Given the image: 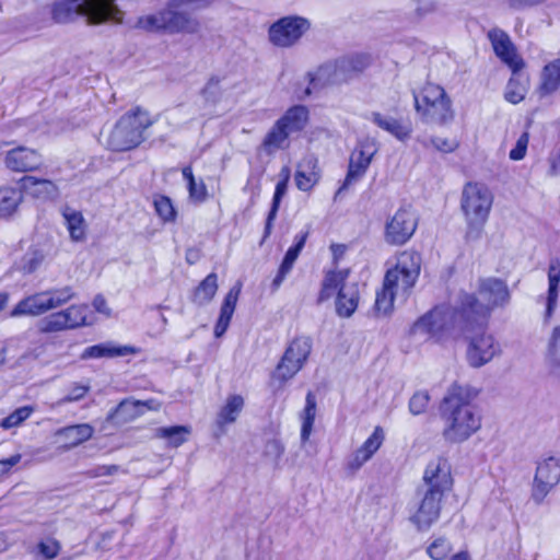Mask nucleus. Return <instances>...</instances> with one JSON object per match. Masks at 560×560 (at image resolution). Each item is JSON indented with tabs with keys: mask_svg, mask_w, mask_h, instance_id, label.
Segmentation results:
<instances>
[{
	"mask_svg": "<svg viewBox=\"0 0 560 560\" xmlns=\"http://www.w3.org/2000/svg\"><path fill=\"white\" fill-rule=\"evenodd\" d=\"M452 486L453 478L447 462L442 458L430 462L424 470L422 485L416 490L409 514V521L419 532L429 530L439 521L442 500Z\"/></svg>",
	"mask_w": 560,
	"mask_h": 560,
	"instance_id": "f257e3e1",
	"label": "nucleus"
},
{
	"mask_svg": "<svg viewBox=\"0 0 560 560\" xmlns=\"http://www.w3.org/2000/svg\"><path fill=\"white\" fill-rule=\"evenodd\" d=\"M445 423L443 435L451 442H463L481 427V417L476 408L463 397L459 387H453L440 407Z\"/></svg>",
	"mask_w": 560,
	"mask_h": 560,
	"instance_id": "f03ea898",
	"label": "nucleus"
},
{
	"mask_svg": "<svg viewBox=\"0 0 560 560\" xmlns=\"http://www.w3.org/2000/svg\"><path fill=\"white\" fill-rule=\"evenodd\" d=\"M462 296V319L475 323L478 328H483L489 320L494 307L504 306L510 300L506 284L499 279L488 278L480 281L478 296L464 293Z\"/></svg>",
	"mask_w": 560,
	"mask_h": 560,
	"instance_id": "7ed1b4c3",
	"label": "nucleus"
},
{
	"mask_svg": "<svg viewBox=\"0 0 560 560\" xmlns=\"http://www.w3.org/2000/svg\"><path fill=\"white\" fill-rule=\"evenodd\" d=\"M192 0H168L165 8L158 12L141 15L135 27L148 33L195 34L199 31V22L187 12L178 10Z\"/></svg>",
	"mask_w": 560,
	"mask_h": 560,
	"instance_id": "20e7f679",
	"label": "nucleus"
},
{
	"mask_svg": "<svg viewBox=\"0 0 560 560\" xmlns=\"http://www.w3.org/2000/svg\"><path fill=\"white\" fill-rule=\"evenodd\" d=\"M492 203L493 195L485 184L468 183L464 186L460 208L467 222V241H477L481 237Z\"/></svg>",
	"mask_w": 560,
	"mask_h": 560,
	"instance_id": "39448f33",
	"label": "nucleus"
},
{
	"mask_svg": "<svg viewBox=\"0 0 560 560\" xmlns=\"http://www.w3.org/2000/svg\"><path fill=\"white\" fill-rule=\"evenodd\" d=\"M350 269H331L325 271L318 303L329 300L336 295V313L338 316L348 318L358 308L360 290L357 282H348Z\"/></svg>",
	"mask_w": 560,
	"mask_h": 560,
	"instance_id": "423d86ee",
	"label": "nucleus"
},
{
	"mask_svg": "<svg viewBox=\"0 0 560 560\" xmlns=\"http://www.w3.org/2000/svg\"><path fill=\"white\" fill-rule=\"evenodd\" d=\"M462 303L455 310L447 306H438L421 316L412 326L415 335H428L440 341L455 332L456 329L466 332L478 328L475 323L462 319Z\"/></svg>",
	"mask_w": 560,
	"mask_h": 560,
	"instance_id": "0eeeda50",
	"label": "nucleus"
},
{
	"mask_svg": "<svg viewBox=\"0 0 560 560\" xmlns=\"http://www.w3.org/2000/svg\"><path fill=\"white\" fill-rule=\"evenodd\" d=\"M153 125L148 112L137 107L122 115L110 130L106 145L117 152L137 148L144 141V131Z\"/></svg>",
	"mask_w": 560,
	"mask_h": 560,
	"instance_id": "6e6552de",
	"label": "nucleus"
},
{
	"mask_svg": "<svg viewBox=\"0 0 560 560\" xmlns=\"http://www.w3.org/2000/svg\"><path fill=\"white\" fill-rule=\"evenodd\" d=\"M421 270V257L418 253L404 250L396 256V262L388 268L383 283L387 289L400 295L405 301L413 289Z\"/></svg>",
	"mask_w": 560,
	"mask_h": 560,
	"instance_id": "1a4fd4ad",
	"label": "nucleus"
},
{
	"mask_svg": "<svg viewBox=\"0 0 560 560\" xmlns=\"http://www.w3.org/2000/svg\"><path fill=\"white\" fill-rule=\"evenodd\" d=\"M413 98L415 108L425 122L442 125L454 117L452 102L440 85L428 83Z\"/></svg>",
	"mask_w": 560,
	"mask_h": 560,
	"instance_id": "9d476101",
	"label": "nucleus"
},
{
	"mask_svg": "<svg viewBox=\"0 0 560 560\" xmlns=\"http://www.w3.org/2000/svg\"><path fill=\"white\" fill-rule=\"evenodd\" d=\"M312 351L310 337H298L291 341L271 376L270 386L281 389L304 365Z\"/></svg>",
	"mask_w": 560,
	"mask_h": 560,
	"instance_id": "9b49d317",
	"label": "nucleus"
},
{
	"mask_svg": "<svg viewBox=\"0 0 560 560\" xmlns=\"http://www.w3.org/2000/svg\"><path fill=\"white\" fill-rule=\"evenodd\" d=\"M311 28V22L300 15H287L273 22L268 30L269 42L279 48H291Z\"/></svg>",
	"mask_w": 560,
	"mask_h": 560,
	"instance_id": "f8f14e48",
	"label": "nucleus"
},
{
	"mask_svg": "<svg viewBox=\"0 0 560 560\" xmlns=\"http://www.w3.org/2000/svg\"><path fill=\"white\" fill-rule=\"evenodd\" d=\"M417 226L416 213L410 208H399L385 223L384 240L389 245H404L412 237Z\"/></svg>",
	"mask_w": 560,
	"mask_h": 560,
	"instance_id": "ddd939ff",
	"label": "nucleus"
},
{
	"mask_svg": "<svg viewBox=\"0 0 560 560\" xmlns=\"http://www.w3.org/2000/svg\"><path fill=\"white\" fill-rule=\"evenodd\" d=\"M559 481L560 460L556 457H548L539 462L532 486V500L536 504H541Z\"/></svg>",
	"mask_w": 560,
	"mask_h": 560,
	"instance_id": "4468645a",
	"label": "nucleus"
},
{
	"mask_svg": "<svg viewBox=\"0 0 560 560\" xmlns=\"http://www.w3.org/2000/svg\"><path fill=\"white\" fill-rule=\"evenodd\" d=\"M52 20L57 23L72 22L79 16H84L90 24L107 22L105 15L98 14L95 7H91L84 0H60L51 8Z\"/></svg>",
	"mask_w": 560,
	"mask_h": 560,
	"instance_id": "2eb2a0df",
	"label": "nucleus"
},
{
	"mask_svg": "<svg viewBox=\"0 0 560 560\" xmlns=\"http://www.w3.org/2000/svg\"><path fill=\"white\" fill-rule=\"evenodd\" d=\"M487 37L491 43L495 56L512 71L522 70L524 68L525 63L517 55L516 48L506 32L493 27L488 32Z\"/></svg>",
	"mask_w": 560,
	"mask_h": 560,
	"instance_id": "dca6fc26",
	"label": "nucleus"
},
{
	"mask_svg": "<svg viewBox=\"0 0 560 560\" xmlns=\"http://www.w3.org/2000/svg\"><path fill=\"white\" fill-rule=\"evenodd\" d=\"M376 150L371 144H360L350 155L347 176L337 190L338 197L343 190L348 189L352 184L360 180L366 173Z\"/></svg>",
	"mask_w": 560,
	"mask_h": 560,
	"instance_id": "f3484780",
	"label": "nucleus"
},
{
	"mask_svg": "<svg viewBox=\"0 0 560 560\" xmlns=\"http://www.w3.org/2000/svg\"><path fill=\"white\" fill-rule=\"evenodd\" d=\"M500 353V345L491 335L481 334L470 338L467 360L472 368H480Z\"/></svg>",
	"mask_w": 560,
	"mask_h": 560,
	"instance_id": "a211bd4d",
	"label": "nucleus"
},
{
	"mask_svg": "<svg viewBox=\"0 0 560 560\" xmlns=\"http://www.w3.org/2000/svg\"><path fill=\"white\" fill-rule=\"evenodd\" d=\"M4 164L12 172L26 173L38 170L43 159L36 150L16 147L5 153Z\"/></svg>",
	"mask_w": 560,
	"mask_h": 560,
	"instance_id": "6ab92c4d",
	"label": "nucleus"
},
{
	"mask_svg": "<svg viewBox=\"0 0 560 560\" xmlns=\"http://www.w3.org/2000/svg\"><path fill=\"white\" fill-rule=\"evenodd\" d=\"M385 440L384 431L376 427L373 433L364 443L352 454L348 462V468L352 471L360 469L378 451Z\"/></svg>",
	"mask_w": 560,
	"mask_h": 560,
	"instance_id": "aec40b11",
	"label": "nucleus"
},
{
	"mask_svg": "<svg viewBox=\"0 0 560 560\" xmlns=\"http://www.w3.org/2000/svg\"><path fill=\"white\" fill-rule=\"evenodd\" d=\"M368 119L399 141H406L412 132L411 124L380 112H372Z\"/></svg>",
	"mask_w": 560,
	"mask_h": 560,
	"instance_id": "412c9836",
	"label": "nucleus"
},
{
	"mask_svg": "<svg viewBox=\"0 0 560 560\" xmlns=\"http://www.w3.org/2000/svg\"><path fill=\"white\" fill-rule=\"evenodd\" d=\"M46 291L37 292L22 299L10 312L11 317L39 316L50 310Z\"/></svg>",
	"mask_w": 560,
	"mask_h": 560,
	"instance_id": "4be33fe9",
	"label": "nucleus"
},
{
	"mask_svg": "<svg viewBox=\"0 0 560 560\" xmlns=\"http://www.w3.org/2000/svg\"><path fill=\"white\" fill-rule=\"evenodd\" d=\"M20 186L25 195L42 200L54 199L59 194L58 187L54 182L35 176L22 177Z\"/></svg>",
	"mask_w": 560,
	"mask_h": 560,
	"instance_id": "5701e85b",
	"label": "nucleus"
},
{
	"mask_svg": "<svg viewBox=\"0 0 560 560\" xmlns=\"http://www.w3.org/2000/svg\"><path fill=\"white\" fill-rule=\"evenodd\" d=\"M306 77L310 86L304 90L303 97L310 96L313 90L342 82L335 61L320 66L315 72H308Z\"/></svg>",
	"mask_w": 560,
	"mask_h": 560,
	"instance_id": "b1692460",
	"label": "nucleus"
},
{
	"mask_svg": "<svg viewBox=\"0 0 560 560\" xmlns=\"http://www.w3.org/2000/svg\"><path fill=\"white\" fill-rule=\"evenodd\" d=\"M306 77L310 86L304 90L303 97L310 96L313 90L342 82L335 61L320 66L315 72H308Z\"/></svg>",
	"mask_w": 560,
	"mask_h": 560,
	"instance_id": "393cba45",
	"label": "nucleus"
},
{
	"mask_svg": "<svg viewBox=\"0 0 560 560\" xmlns=\"http://www.w3.org/2000/svg\"><path fill=\"white\" fill-rule=\"evenodd\" d=\"M559 283H560V260L552 258L548 267V292L546 298H540L545 301V319L551 318L556 307L559 295Z\"/></svg>",
	"mask_w": 560,
	"mask_h": 560,
	"instance_id": "a878e982",
	"label": "nucleus"
},
{
	"mask_svg": "<svg viewBox=\"0 0 560 560\" xmlns=\"http://www.w3.org/2000/svg\"><path fill=\"white\" fill-rule=\"evenodd\" d=\"M93 433L94 428L91 424L80 423L57 430L56 436L63 441L65 450H70L90 440Z\"/></svg>",
	"mask_w": 560,
	"mask_h": 560,
	"instance_id": "bb28decb",
	"label": "nucleus"
},
{
	"mask_svg": "<svg viewBox=\"0 0 560 560\" xmlns=\"http://www.w3.org/2000/svg\"><path fill=\"white\" fill-rule=\"evenodd\" d=\"M240 293L241 284H236L233 288H231L228 294L225 295L223 303L221 305L220 316L214 326L215 337H221L226 331L232 319L233 313L235 311Z\"/></svg>",
	"mask_w": 560,
	"mask_h": 560,
	"instance_id": "cd10ccee",
	"label": "nucleus"
},
{
	"mask_svg": "<svg viewBox=\"0 0 560 560\" xmlns=\"http://www.w3.org/2000/svg\"><path fill=\"white\" fill-rule=\"evenodd\" d=\"M138 349L132 346H119L114 342H104L88 347L82 359L115 358L136 354Z\"/></svg>",
	"mask_w": 560,
	"mask_h": 560,
	"instance_id": "c85d7f7f",
	"label": "nucleus"
},
{
	"mask_svg": "<svg viewBox=\"0 0 560 560\" xmlns=\"http://www.w3.org/2000/svg\"><path fill=\"white\" fill-rule=\"evenodd\" d=\"M310 112L304 105L290 107L277 121L290 133L301 132L307 126Z\"/></svg>",
	"mask_w": 560,
	"mask_h": 560,
	"instance_id": "c756f323",
	"label": "nucleus"
},
{
	"mask_svg": "<svg viewBox=\"0 0 560 560\" xmlns=\"http://www.w3.org/2000/svg\"><path fill=\"white\" fill-rule=\"evenodd\" d=\"M294 180L296 187L303 191H310L317 184L319 172L313 156L304 158L298 165Z\"/></svg>",
	"mask_w": 560,
	"mask_h": 560,
	"instance_id": "7c9ffc66",
	"label": "nucleus"
},
{
	"mask_svg": "<svg viewBox=\"0 0 560 560\" xmlns=\"http://www.w3.org/2000/svg\"><path fill=\"white\" fill-rule=\"evenodd\" d=\"M560 88V57L548 62L540 75L538 94L545 97L553 94Z\"/></svg>",
	"mask_w": 560,
	"mask_h": 560,
	"instance_id": "2f4dec72",
	"label": "nucleus"
},
{
	"mask_svg": "<svg viewBox=\"0 0 560 560\" xmlns=\"http://www.w3.org/2000/svg\"><path fill=\"white\" fill-rule=\"evenodd\" d=\"M290 133L276 120L270 130L266 133L261 148L267 154H273L279 150L289 148Z\"/></svg>",
	"mask_w": 560,
	"mask_h": 560,
	"instance_id": "473e14b6",
	"label": "nucleus"
},
{
	"mask_svg": "<svg viewBox=\"0 0 560 560\" xmlns=\"http://www.w3.org/2000/svg\"><path fill=\"white\" fill-rule=\"evenodd\" d=\"M529 85V79L521 70L512 71V77L509 80L504 97L512 104H518L525 98Z\"/></svg>",
	"mask_w": 560,
	"mask_h": 560,
	"instance_id": "72a5a7b5",
	"label": "nucleus"
},
{
	"mask_svg": "<svg viewBox=\"0 0 560 560\" xmlns=\"http://www.w3.org/2000/svg\"><path fill=\"white\" fill-rule=\"evenodd\" d=\"M218 275L209 273L194 290L191 301L198 306H203L212 301L218 291Z\"/></svg>",
	"mask_w": 560,
	"mask_h": 560,
	"instance_id": "f704fd0d",
	"label": "nucleus"
},
{
	"mask_svg": "<svg viewBox=\"0 0 560 560\" xmlns=\"http://www.w3.org/2000/svg\"><path fill=\"white\" fill-rule=\"evenodd\" d=\"M62 217L72 241H82L85 237V220L82 213L69 206L63 207Z\"/></svg>",
	"mask_w": 560,
	"mask_h": 560,
	"instance_id": "c9c22d12",
	"label": "nucleus"
},
{
	"mask_svg": "<svg viewBox=\"0 0 560 560\" xmlns=\"http://www.w3.org/2000/svg\"><path fill=\"white\" fill-rule=\"evenodd\" d=\"M190 433L188 425H172L155 429L154 436L166 440L170 447H178L187 441Z\"/></svg>",
	"mask_w": 560,
	"mask_h": 560,
	"instance_id": "e433bc0d",
	"label": "nucleus"
},
{
	"mask_svg": "<svg viewBox=\"0 0 560 560\" xmlns=\"http://www.w3.org/2000/svg\"><path fill=\"white\" fill-rule=\"evenodd\" d=\"M316 417V397L312 392H308L305 397V407L301 413V442L305 444L313 431V425Z\"/></svg>",
	"mask_w": 560,
	"mask_h": 560,
	"instance_id": "4c0bfd02",
	"label": "nucleus"
},
{
	"mask_svg": "<svg viewBox=\"0 0 560 560\" xmlns=\"http://www.w3.org/2000/svg\"><path fill=\"white\" fill-rule=\"evenodd\" d=\"M244 407V399L241 395H231L221 408L217 417V424L223 428L226 424L235 422Z\"/></svg>",
	"mask_w": 560,
	"mask_h": 560,
	"instance_id": "58836bf2",
	"label": "nucleus"
},
{
	"mask_svg": "<svg viewBox=\"0 0 560 560\" xmlns=\"http://www.w3.org/2000/svg\"><path fill=\"white\" fill-rule=\"evenodd\" d=\"M141 415L140 400L126 398L108 415V419L116 422H128Z\"/></svg>",
	"mask_w": 560,
	"mask_h": 560,
	"instance_id": "ea45409f",
	"label": "nucleus"
},
{
	"mask_svg": "<svg viewBox=\"0 0 560 560\" xmlns=\"http://www.w3.org/2000/svg\"><path fill=\"white\" fill-rule=\"evenodd\" d=\"M285 171H287L285 177L282 178L280 182H278L277 185H276V190H275V195H273V199H272V206H271V209H270V211L268 213V217H267V220H266L262 242L266 241V238H268L270 233H271L272 224H273V221H275V219L277 217V212H278V209H279V206H280L281 198L287 192L288 180H289V176H290V170L285 168Z\"/></svg>",
	"mask_w": 560,
	"mask_h": 560,
	"instance_id": "a19ab883",
	"label": "nucleus"
},
{
	"mask_svg": "<svg viewBox=\"0 0 560 560\" xmlns=\"http://www.w3.org/2000/svg\"><path fill=\"white\" fill-rule=\"evenodd\" d=\"M86 305H71L70 307L60 311L59 313L62 317L66 330L90 325L86 319Z\"/></svg>",
	"mask_w": 560,
	"mask_h": 560,
	"instance_id": "79ce46f5",
	"label": "nucleus"
},
{
	"mask_svg": "<svg viewBox=\"0 0 560 560\" xmlns=\"http://www.w3.org/2000/svg\"><path fill=\"white\" fill-rule=\"evenodd\" d=\"M184 179L187 182L189 198L195 202H203L208 197L207 187L202 179L196 180L190 166H186L182 171Z\"/></svg>",
	"mask_w": 560,
	"mask_h": 560,
	"instance_id": "37998d69",
	"label": "nucleus"
},
{
	"mask_svg": "<svg viewBox=\"0 0 560 560\" xmlns=\"http://www.w3.org/2000/svg\"><path fill=\"white\" fill-rule=\"evenodd\" d=\"M396 298L400 299V295L396 292H394L392 289H387L385 284L383 283V288L380 292L376 293L375 299V311L380 315H387L392 312L394 307V300Z\"/></svg>",
	"mask_w": 560,
	"mask_h": 560,
	"instance_id": "c03bdc74",
	"label": "nucleus"
},
{
	"mask_svg": "<svg viewBox=\"0 0 560 560\" xmlns=\"http://www.w3.org/2000/svg\"><path fill=\"white\" fill-rule=\"evenodd\" d=\"M20 199L16 190L11 188L0 189V217L11 215L15 211Z\"/></svg>",
	"mask_w": 560,
	"mask_h": 560,
	"instance_id": "a18cd8bd",
	"label": "nucleus"
},
{
	"mask_svg": "<svg viewBox=\"0 0 560 560\" xmlns=\"http://www.w3.org/2000/svg\"><path fill=\"white\" fill-rule=\"evenodd\" d=\"M47 302L49 303L50 310L58 308L67 304L74 298L73 289L69 285L58 289L46 290Z\"/></svg>",
	"mask_w": 560,
	"mask_h": 560,
	"instance_id": "49530a36",
	"label": "nucleus"
},
{
	"mask_svg": "<svg viewBox=\"0 0 560 560\" xmlns=\"http://www.w3.org/2000/svg\"><path fill=\"white\" fill-rule=\"evenodd\" d=\"M37 329L42 334H50L66 330L62 322V317L59 312L52 313L46 317H43L37 323Z\"/></svg>",
	"mask_w": 560,
	"mask_h": 560,
	"instance_id": "de8ad7c7",
	"label": "nucleus"
},
{
	"mask_svg": "<svg viewBox=\"0 0 560 560\" xmlns=\"http://www.w3.org/2000/svg\"><path fill=\"white\" fill-rule=\"evenodd\" d=\"M548 361L555 372L558 371L560 373V326L556 327L552 331L548 346Z\"/></svg>",
	"mask_w": 560,
	"mask_h": 560,
	"instance_id": "09e8293b",
	"label": "nucleus"
},
{
	"mask_svg": "<svg viewBox=\"0 0 560 560\" xmlns=\"http://www.w3.org/2000/svg\"><path fill=\"white\" fill-rule=\"evenodd\" d=\"M33 412L32 407H21L14 410L12 413H10L8 417H5L1 423L0 427L3 429H11L14 427H18L21 424L24 420H26Z\"/></svg>",
	"mask_w": 560,
	"mask_h": 560,
	"instance_id": "8fccbe9b",
	"label": "nucleus"
},
{
	"mask_svg": "<svg viewBox=\"0 0 560 560\" xmlns=\"http://www.w3.org/2000/svg\"><path fill=\"white\" fill-rule=\"evenodd\" d=\"M452 551V545L445 538H436L427 549L433 560H444Z\"/></svg>",
	"mask_w": 560,
	"mask_h": 560,
	"instance_id": "3c124183",
	"label": "nucleus"
},
{
	"mask_svg": "<svg viewBox=\"0 0 560 560\" xmlns=\"http://www.w3.org/2000/svg\"><path fill=\"white\" fill-rule=\"evenodd\" d=\"M155 211L163 221H173L175 219V209L170 198L160 196L154 200Z\"/></svg>",
	"mask_w": 560,
	"mask_h": 560,
	"instance_id": "603ef678",
	"label": "nucleus"
},
{
	"mask_svg": "<svg viewBox=\"0 0 560 560\" xmlns=\"http://www.w3.org/2000/svg\"><path fill=\"white\" fill-rule=\"evenodd\" d=\"M430 401V395L428 392L420 390L412 395L409 400V411L413 416H419L425 412Z\"/></svg>",
	"mask_w": 560,
	"mask_h": 560,
	"instance_id": "864d4df0",
	"label": "nucleus"
},
{
	"mask_svg": "<svg viewBox=\"0 0 560 560\" xmlns=\"http://www.w3.org/2000/svg\"><path fill=\"white\" fill-rule=\"evenodd\" d=\"M295 260L296 259L294 257H291L288 254L284 255V258L278 269V272H277L275 279L272 280L271 285L275 291L280 288V285L282 284V282L287 278V276L290 273V271L292 270V268L294 266Z\"/></svg>",
	"mask_w": 560,
	"mask_h": 560,
	"instance_id": "5fc2aeb1",
	"label": "nucleus"
},
{
	"mask_svg": "<svg viewBox=\"0 0 560 560\" xmlns=\"http://www.w3.org/2000/svg\"><path fill=\"white\" fill-rule=\"evenodd\" d=\"M295 260L296 259L294 257H291L288 254L284 255V258L278 269V272H277L275 279L272 280L271 285L275 291L280 288V285L282 284V282L287 278V276L290 273V271L292 270V268L294 266Z\"/></svg>",
	"mask_w": 560,
	"mask_h": 560,
	"instance_id": "6e6d98bb",
	"label": "nucleus"
},
{
	"mask_svg": "<svg viewBox=\"0 0 560 560\" xmlns=\"http://www.w3.org/2000/svg\"><path fill=\"white\" fill-rule=\"evenodd\" d=\"M529 142L528 132H523L516 141L515 147L510 151L509 158L513 161H521L525 158Z\"/></svg>",
	"mask_w": 560,
	"mask_h": 560,
	"instance_id": "4d7b16f0",
	"label": "nucleus"
},
{
	"mask_svg": "<svg viewBox=\"0 0 560 560\" xmlns=\"http://www.w3.org/2000/svg\"><path fill=\"white\" fill-rule=\"evenodd\" d=\"M120 470L118 465H98L93 468H90L83 472V475L88 478H100L114 476Z\"/></svg>",
	"mask_w": 560,
	"mask_h": 560,
	"instance_id": "13d9d810",
	"label": "nucleus"
},
{
	"mask_svg": "<svg viewBox=\"0 0 560 560\" xmlns=\"http://www.w3.org/2000/svg\"><path fill=\"white\" fill-rule=\"evenodd\" d=\"M39 553L48 559H55L60 551V544L56 539H46L38 544Z\"/></svg>",
	"mask_w": 560,
	"mask_h": 560,
	"instance_id": "bf43d9fd",
	"label": "nucleus"
},
{
	"mask_svg": "<svg viewBox=\"0 0 560 560\" xmlns=\"http://www.w3.org/2000/svg\"><path fill=\"white\" fill-rule=\"evenodd\" d=\"M202 94L206 101L215 103L221 94L220 80L218 78H211L203 88Z\"/></svg>",
	"mask_w": 560,
	"mask_h": 560,
	"instance_id": "052dcab7",
	"label": "nucleus"
},
{
	"mask_svg": "<svg viewBox=\"0 0 560 560\" xmlns=\"http://www.w3.org/2000/svg\"><path fill=\"white\" fill-rule=\"evenodd\" d=\"M90 390V386L88 385H79L74 384L68 392V394L60 399L59 404H67V402H73L82 399L88 392Z\"/></svg>",
	"mask_w": 560,
	"mask_h": 560,
	"instance_id": "680f3d73",
	"label": "nucleus"
},
{
	"mask_svg": "<svg viewBox=\"0 0 560 560\" xmlns=\"http://www.w3.org/2000/svg\"><path fill=\"white\" fill-rule=\"evenodd\" d=\"M338 68L339 75L342 77V82L347 81L349 78H351L354 72L353 63L350 60L349 56L342 57L335 61Z\"/></svg>",
	"mask_w": 560,
	"mask_h": 560,
	"instance_id": "e2e57ef3",
	"label": "nucleus"
},
{
	"mask_svg": "<svg viewBox=\"0 0 560 560\" xmlns=\"http://www.w3.org/2000/svg\"><path fill=\"white\" fill-rule=\"evenodd\" d=\"M308 236V232H301L299 234L295 235L294 237V245H292L285 254H288L289 256L291 257H294L295 259H298L300 253L302 252L304 245H305V242H306V238Z\"/></svg>",
	"mask_w": 560,
	"mask_h": 560,
	"instance_id": "0e129e2a",
	"label": "nucleus"
},
{
	"mask_svg": "<svg viewBox=\"0 0 560 560\" xmlns=\"http://www.w3.org/2000/svg\"><path fill=\"white\" fill-rule=\"evenodd\" d=\"M435 10L434 0H415V13L418 18H423Z\"/></svg>",
	"mask_w": 560,
	"mask_h": 560,
	"instance_id": "69168bd1",
	"label": "nucleus"
},
{
	"mask_svg": "<svg viewBox=\"0 0 560 560\" xmlns=\"http://www.w3.org/2000/svg\"><path fill=\"white\" fill-rule=\"evenodd\" d=\"M430 143L438 151H441V152H444V153L453 152L457 148V144H456L455 141L448 140L446 138H440V137L432 138L430 140Z\"/></svg>",
	"mask_w": 560,
	"mask_h": 560,
	"instance_id": "338daca9",
	"label": "nucleus"
},
{
	"mask_svg": "<svg viewBox=\"0 0 560 560\" xmlns=\"http://www.w3.org/2000/svg\"><path fill=\"white\" fill-rule=\"evenodd\" d=\"M547 0H506L508 5L513 10H524L542 4Z\"/></svg>",
	"mask_w": 560,
	"mask_h": 560,
	"instance_id": "774afa93",
	"label": "nucleus"
}]
</instances>
